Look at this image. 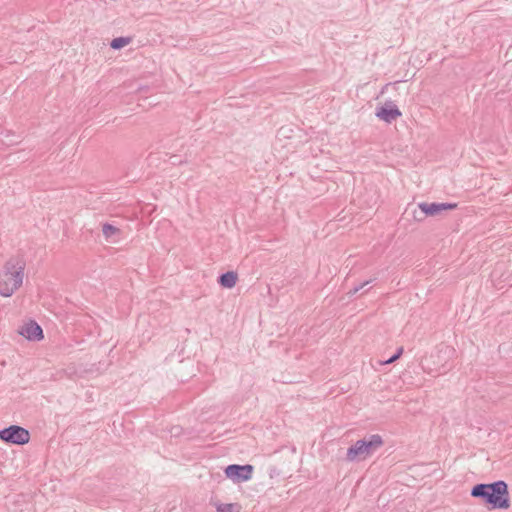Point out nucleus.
<instances>
[{"instance_id":"f257e3e1","label":"nucleus","mask_w":512,"mask_h":512,"mask_svg":"<svg viewBox=\"0 0 512 512\" xmlns=\"http://www.w3.org/2000/svg\"><path fill=\"white\" fill-rule=\"evenodd\" d=\"M471 496L481 498L492 509L507 510L511 506L509 488L504 481L477 484L472 488Z\"/></svg>"},{"instance_id":"f03ea898","label":"nucleus","mask_w":512,"mask_h":512,"mask_svg":"<svg viewBox=\"0 0 512 512\" xmlns=\"http://www.w3.org/2000/svg\"><path fill=\"white\" fill-rule=\"evenodd\" d=\"M25 263L22 259L10 258L0 271V294L11 296L23 283Z\"/></svg>"},{"instance_id":"7ed1b4c3","label":"nucleus","mask_w":512,"mask_h":512,"mask_svg":"<svg viewBox=\"0 0 512 512\" xmlns=\"http://www.w3.org/2000/svg\"><path fill=\"white\" fill-rule=\"evenodd\" d=\"M383 445V439L380 435L374 434L368 438L358 440L347 450V459L354 461L358 458H367L374 451L379 449Z\"/></svg>"},{"instance_id":"20e7f679","label":"nucleus","mask_w":512,"mask_h":512,"mask_svg":"<svg viewBox=\"0 0 512 512\" xmlns=\"http://www.w3.org/2000/svg\"><path fill=\"white\" fill-rule=\"evenodd\" d=\"M0 439L12 444L24 445L29 442L30 434L25 428L12 425L0 430Z\"/></svg>"},{"instance_id":"39448f33","label":"nucleus","mask_w":512,"mask_h":512,"mask_svg":"<svg viewBox=\"0 0 512 512\" xmlns=\"http://www.w3.org/2000/svg\"><path fill=\"white\" fill-rule=\"evenodd\" d=\"M253 466L232 464L225 468V475L234 483L246 482L252 478Z\"/></svg>"},{"instance_id":"423d86ee","label":"nucleus","mask_w":512,"mask_h":512,"mask_svg":"<svg viewBox=\"0 0 512 512\" xmlns=\"http://www.w3.org/2000/svg\"><path fill=\"white\" fill-rule=\"evenodd\" d=\"M418 207L426 217H434L445 211L455 210L458 207V204L421 202L418 204Z\"/></svg>"},{"instance_id":"0eeeda50","label":"nucleus","mask_w":512,"mask_h":512,"mask_svg":"<svg viewBox=\"0 0 512 512\" xmlns=\"http://www.w3.org/2000/svg\"><path fill=\"white\" fill-rule=\"evenodd\" d=\"M401 115L402 112L393 102L384 103L376 111V116L387 123H391L401 117Z\"/></svg>"},{"instance_id":"6e6552de","label":"nucleus","mask_w":512,"mask_h":512,"mask_svg":"<svg viewBox=\"0 0 512 512\" xmlns=\"http://www.w3.org/2000/svg\"><path fill=\"white\" fill-rule=\"evenodd\" d=\"M19 333L30 341H40L44 337L42 328L35 321L24 323Z\"/></svg>"},{"instance_id":"1a4fd4ad","label":"nucleus","mask_w":512,"mask_h":512,"mask_svg":"<svg viewBox=\"0 0 512 512\" xmlns=\"http://www.w3.org/2000/svg\"><path fill=\"white\" fill-rule=\"evenodd\" d=\"M102 233L105 239L111 243H117L121 239L120 229L108 223L102 226Z\"/></svg>"},{"instance_id":"9d476101","label":"nucleus","mask_w":512,"mask_h":512,"mask_svg":"<svg viewBox=\"0 0 512 512\" xmlns=\"http://www.w3.org/2000/svg\"><path fill=\"white\" fill-rule=\"evenodd\" d=\"M237 281H238V275L236 272H233V271H228V272L222 274L218 279V283L222 287L228 288V289L233 288L236 285Z\"/></svg>"},{"instance_id":"9b49d317","label":"nucleus","mask_w":512,"mask_h":512,"mask_svg":"<svg viewBox=\"0 0 512 512\" xmlns=\"http://www.w3.org/2000/svg\"><path fill=\"white\" fill-rule=\"evenodd\" d=\"M129 43H130V39L129 38L118 37V38H115V39H113L111 41L110 46L113 49H121V48L127 46Z\"/></svg>"},{"instance_id":"f8f14e48","label":"nucleus","mask_w":512,"mask_h":512,"mask_svg":"<svg viewBox=\"0 0 512 512\" xmlns=\"http://www.w3.org/2000/svg\"><path fill=\"white\" fill-rule=\"evenodd\" d=\"M240 506L238 504H220L217 506V512H239Z\"/></svg>"},{"instance_id":"ddd939ff","label":"nucleus","mask_w":512,"mask_h":512,"mask_svg":"<svg viewBox=\"0 0 512 512\" xmlns=\"http://www.w3.org/2000/svg\"><path fill=\"white\" fill-rule=\"evenodd\" d=\"M403 352V349L400 348L398 353L393 355V357H391L389 360L386 361V364H390V363H393L394 361H396L402 354Z\"/></svg>"}]
</instances>
